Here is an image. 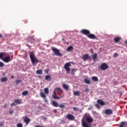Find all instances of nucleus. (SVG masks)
Returning a JSON list of instances; mask_svg holds the SVG:
<instances>
[{"mask_svg":"<svg viewBox=\"0 0 127 127\" xmlns=\"http://www.w3.org/2000/svg\"><path fill=\"white\" fill-rule=\"evenodd\" d=\"M5 55V53H0V59H2V58H3V56H4Z\"/></svg>","mask_w":127,"mask_h":127,"instance_id":"7c9ffc66","label":"nucleus"},{"mask_svg":"<svg viewBox=\"0 0 127 127\" xmlns=\"http://www.w3.org/2000/svg\"><path fill=\"white\" fill-rule=\"evenodd\" d=\"M92 80L94 81V82H98V81H99V79H98V77L96 76H93L92 77Z\"/></svg>","mask_w":127,"mask_h":127,"instance_id":"393cba45","label":"nucleus"},{"mask_svg":"<svg viewBox=\"0 0 127 127\" xmlns=\"http://www.w3.org/2000/svg\"><path fill=\"white\" fill-rule=\"evenodd\" d=\"M30 58L32 64H35V63H38V60L35 57L34 53L31 52L30 53Z\"/></svg>","mask_w":127,"mask_h":127,"instance_id":"7ed1b4c3","label":"nucleus"},{"mask_svg":"<svg viewBox=\"0 0 127 127\" xmlns=\"http://www.w3.org/2000/svg\"><path fill=\"white\" fill-rule=\"evenodd\" d=\"M87 37L88 38H90V39H96L98 40V37L95 35V34H90L89 33L88 35H87Z\"/></svg>","mask_w":127,"mask_h":127,"instance_id":"9b49d317","label":"nucleus"},{"mask_svg":"<svg viewBox=\"0 0 127 127\" xmlns=\"http://www.w3.org/2000/svg\"><path fill=\"white\" fill-rule=\"evenodd\" d=\"M27 46H28V47H29V45H27Z\"/></svg>","mask_w":127,"mask_h":127,"instance_id":"5fc2aeb1","label":"nucleus"},{"mask_svg":"<svg viewBox=\"0 0 127 127\" xmlns=\"http://www.w3.org/2000/svg\"><path fill=\"white\" fill-rule=\"evenodd\" d=\"M52 105L54 107H55L56 108H57V107H58V106H59V105L58 104V102H57L56 101H52Z\"/></svg>","mask_w":127,"mask_h":127,"instance_id":"aec40b11","label":"nucleus"},{"mask_svg":"<svg viewBox=\"0 0 127 127\" xmlns=\"http://www.w3.org/2000/svg\"><path fill=\"white\" fill-rule=\"evenodd\" d=\"M80 33H82V34H84V35H86V36L88 37V35H89L90 33V31H89V30L82 29L80 31Z\"/></svg>","mask_w":127,"mask_h":127,"instance_id":"1a4fd4ad","label":"nucleus"},{"mask_svg":"<svg viewBox=\"0 0 127 127\" xmlns=\"http://www.w3.org/2000/svg\"><path fill=\"white\" fill-rule=\"evenodd\" d=\"M90 52H91V53H94V51H93L92 49H91V50H90Z\"/></svg>","mask_w":127,"mask_h":127,"instance_id":"49530a36","label":"nucleus"},{"mask_svg":"<svg viewBox=\"0 0 127 127\" xmlns=\"http://www.w3.org/2000/svg\"><path fill=\"white\" fill-rule=\"evenodd\" d=\"M44 91L47 95L49 94V89L48 88H44Z\"/></svg>","mask_w":127,"mask_h":127,"instance_id":"cd10ccee","label":"nucleus"},{"mask_svg":"<svg viewBox=\"0 0 127 127\" xmlns=\"http://www.w3.org/2000/svg\"><path fill=\"white\" fill-rule=\"evenodd\" d=\"M2 126H3V123L0 122V127H2Z\"/></svg>","mask_w":127,"mask_h":127,"instance_id":"a19ab883","label":"nucleus"},{"mask_svg":"<svg viewBox=\"0 0 127 127\" xmlns=\"http://www.w3.org/2000/svg\"><path fill=\"white\" fill-rule=\"evenodd\" d=\"M71 64L70 63V62L66 63L64 65V68L65 70H66V73L67 74L70 73V68L69 67H71Z\"/></svg>","mask_w":127,"mask_h":127,"instance_id":"20e7f679","label":"nucleus"},{"mask_svg":"<svg viewBox=\"0 0 127 127\" xmlns=\"http://www.w3.org/2000/svg\"><path fill=\"white\" fill-rule=\"evenodd\" d=\"M40 97L43 99H46V95L44 92H40Z\"/></svg>","mask_w":127,"mask_h":127,"instance_id":"5701e85b","label":"nucleus"},{"mask_svg":"<svg viewBox=\"0 0 127 127\" xmlns=\"http://www.w3.org/2000/svg\"><path fill=\"white\" fill-rule=\"evenodd\" d=\"M118 56H119V54H118V53H115L114 54V57H118Z\"/></svg>","mask_w":127,"mask_h":127,"instance_id":"4c0bfd02","label":"nucleus"},{"mask_svg":"<svg viewBox=\"0 0 127 127\" xmlns=\"http://www.w3.org/2000/svg\"><path fill=\"white\" fill-rule=\"evenodd\" d=\"M65 118L67 119V120H68L69 121H74L75 120V116L70 114H67L65 116Z\"/></svg>","mask_w":127,"mask_h":127,"instance_id":"0eeeda50","label":"nucleus"},{"mask_svg":"<svg viewBox=\"0 0 127 127\" xmlns=\"http://www.w3.org/2000/svg\"><path fill=\"white\" fill-rule=\"evenodd\" d=\"M28 40H30L31 42H34V41H35L34 36H31L28 38Z\"/></svg>","mask_w":127,"mask_h":127,"instance_id":"b1692460","label":"nucleus"},{"mask_svg":"<svg viewBox=\"0 0 127 127\" xmlns=\"http://www.w3.org/2000/svg\"><path fill=\"white\" fill-rule=\"evenodd\" d=\"M95 107H96V108H100V105H99V104H95Z\"/></svg>","mask_w":127,"mask_h":127,"instance_id":"79ce46f5","label":"nucleus"},{"mask_svg":"<svg viewBox=\"0 0 127 127\" xmlns=\"http://www.w3.org/2000/svg\"><path fill=\"white\" fill-rule=\"evenodd\" d=\"M94 122V119L91 116L88 114H85L84 118L81 120L82 126L83 127H91L92 123Z\"/></svg>","mask_w":127,"mask_h":127,"instance_id":"f257e3e1","label":"nucleus"},{"mask_svg":"<svg viewBox=\"0 0 127 127\" xmlns=\"http://www.w3.org/2000/svg\"><path fill=\"white\" fill-rule=\"evenodd\" d=\"M121 39H122V38H121L119 37H116L114 38V42H115V43H118V42H120V40H121Z\"/></svg>","mask_w":127,"mask_h":127,"instance_id":"f3484780","label":"nucleus"},{"mask_svg":"<svg viewBox=\"0 0 127 127\" xmlns=\"http://www.w3.org/2000/svg\"><path fill=\"white\" fill-rule=\"evenodd\" d=\"M84 83H85V84H88V85H90V84H91V81L87 78H85L84 80Z\"/></svg>","mask_w":127,"mask_h":127,"instance_id":"4be33fe9","label":"nucleus"},{"mask_svg":"<svg viewBox=\"0 0 127 127\" xmlns=\"http://www.w3.org/2000/svg\"><path fill=\"white\" fill-rule=\"evenodd\" d=\"M64 97V92L60 88H56L54 92L53 95V98L55 100H59L60 98H63Z\"/></svg>","mask_w":127,"mask_h":127,"instance_id":"f03ea898","label":"nucleus"},{"mask_svg":"<svg viewBox=\"0 0 127 127\" xmlns=\"http://www.w3.org/2000/svg\"><path fill=\"white\" fill-rule=\"evenodd\" d=\"M73 95H74V96H80V92L79 91H75L73 93Z\"/></svg>","mask_w":127,"mask_h":127,"instance_id":"c85d7f7f","label":"nucleus"},{"mask_svg":"<svg viewBox=\"0 0 127 127\" xmlns=\"http://www.w3.org/2000/svg\"><path fill=\"white\" fill-rule=\"evenodd\" d=\"M72 109L73 111H75V112H76V111H78V108H77L76 107H73Z\"/></svg>","mask_w":127,"mask_h":127,"instance_id":"e433bc0d","label":"nucleus"},{"mask_svg":"<svg viewBox=\"0 0 127 127\" xmlns=\"http://www.w3.org/2000/svg\"><path fill=\"white\" fill-rule=\"evenodd\" d=\"M59 107L61 108V109H64L65 108V106H64V104H60Z\"/></svg>","mask_w":127,"mask_h":127,"instance_id":"473e14b6","label":"nucleus"},{"mask_svg":"<svg viewBox=\"0 0 127 127\" xmlns=\"http://www.w3.org/2000/svg\"><path fill=\"white\" fill-rule=\"evenodd\" d=\"M47 119V118H46V117L44 118V120H46Z\"/></svg>","mask_w":127,"mask_h":127,"instance_id":"864d4df0","label":"nucleus"},{"mask_svg":"<svg viewBox=\"0 0 127 127\" xmlns=\"http://www.w3.org/2000/svg\"><path fill=\"white\" fill-rule=\"evenodd\" d=\"M45 102L46 103H47L48 101H47V100H45Z\"/></svg>","mask_w":127,"mask_h":127,"instance_id":"603ef678","label":"nucleus"},{"mask_svg":"<svg viewBox=\"0 0 127 127\" xmlns=\"http://www.w3.org/2000/svg\"><path fill=\"white\" fill-rule=\"evenodd\" d=\"M23 96H27L28 95V91L25 90L22 93Z\"/></svg>","mask_w":127,"mask_h":127,"instance_id":"a878e982","label":"nucleus"},{"mask_svg":"<svg viewBox=\"0 0 127 127\" xmlns=\"http://www.w3.org/2000/svg\"><path fill=\"white\" fill-rule=\"evenodd\" d=\"M9 114H10V115H12V114H13V111H10L9 112Z\"/></svg>","mask_w":127,"mask_h":127,"instance_id":"37998d69","label":"nucleus"},{"mask_svg":"<svg viewBox=\"0 0 127 127\" xmlns=\"http://www.w3.org/2000/svg\"><path fill=\"white\" fill-rule=\"evenodd\" d=\"M24 122L25 123L26 125H28V124L30 123V119L27 117H25L24 120Z\"/></svg>","mask_w":127,"mask_h":127,"instance_id":"4468645a","label":"nucleus"},{"mask_svg":"<svg viewBox=\"0 0 127 127\" xmlns=\"http://www.w3.org/2000/svg\"><path fill=\"white\" fill-rule=\"evenodd\" d=\"M45 79L46 81H48V80H51V76L50 75H47L45 76Z\"/></svg>","mask_w":127,"mask_h":127,"instance_id":"bb28decb","label":"nucleus"},{"mask_svg":"<svg viewBox=\"0 0 127 127\" xmlns=\"http://www.w3.org/2000/svg\"><path fill=\"white\" fill-rule=\"evenodd\" d=\"M4 64L3 63L0 61V67H3Z\"/></svg>","mask_w":127,"mask_h":127,"instance_id":"c9c22d12","label":"nucleus"},{"mask_svg":"<svg viewBox=\"0 0 127 127\" xmlns=\"http://www.w3.org/2000/svg\"><path fill=\"white\" fill-rule=\"evenodd\" d=\"M17 127H23V126L22 125V124L21 123H18L16 125Z\"/></svg>","mask_w":127,"mask_h":127,"instance_id":"f704fd0d","label":"nucleus"},{"mask_svg":"<svg viewBox=\"0 0 127 127\" xmlns=\"http://www.w3.org/2000/svg\"><path fill=\"white\" fill-rule=\"evenodd\" d=\"M6 107H7V104H5L4 105V108H6Z\"/></svg>","mask_w":127,"mask_h":127,"instance_id":"a18cd8bd","label":"nucleus"},{"mask_svg":"<svg viewBox=\"0 0 127 127\" xmlns=\"http://www.w3.org/2000/svg\"><path fill=\"white\" fill-rule=\"evenodd\" d=\"M45 72L46 74H48V72H49V69H45Z\"/></svg>","mask_w":127,"mask_h":127,"instance_id":"58836bf2","label":"nucleus"},{"mask_svg":"<svg viewBox=\"0 0 127 127\" xmlns=\"http://www.w3.org/2000/svg\"><path fill=\"white\" fill-rule=\"evenodd\" d=\"M14 77V76L13 75H12V76H11V79H13Z\"/></svg>","mask_w":127,"mask_h":127,"instance_id":"8fccbe9b","label":"nucleus"},{"mask_svg":"<svg viewBox=\"0 0 127 127\" xmlns=\"http://www.w3.org/2000/svg\"><path fill=\"white\" fill-rule=\"evenodd\" d=\"M22 80H19V79H17L16 81H15V83L16 84L19 83H21Z\"/></svg>","mask_w":127,"mask_h":127,"instance_id":"72a5a7b5","label":"nucleus"},{"mask_svg":"<svg viewBox=\"0 0 127 127\" xmlns=\"http://www.w3.org/2000/svg\"><path fill=\"white\" fill-rule=\"evenodd\" d=\"M125 43L126 44H127V41H126L125 42Z\"/></svg>","mask_w":127,"mask_h":127,"instance_id":"3c124183","label":"nucleus"},{"mask_svg":"<svg viewBox=\"0 0 127 127\" xmlns=\"http://www.w3.org/2000/svg\"><path fill=\"white\" fill-rule=\"evenodd\" d=\"M21 99H15L14 102L11 104V107H13V106H16V105H20L21 104Z\"/></svg>","mask_w":127,"mask_h":127,"instance_id":"423d86ee","label":"nucleus"},{"mask_svg":"<svg viewBox=\"0 0 127 127\" xmlns=\"http://www.w3.org/2000/svg\"><path fill=\"white\" fill-rule=\"evenodd\" d=\"M85 91L87 93L89 92V88H86L85 90Z\"/></svg>","mask_w":127,"mask_h":127,"instance_id":"ea45409f","label":"nucleus"},{"mask_svg":"<svg viewBox=\"0 0 127 127\" xmlns=\"http://www.w3.org/2000/svg\"><path fill=\"white\" fill-rule=\"evenodd\" d=\"M63 87L64 90H66V91H69V85L64 84H63Z\"/></svg>","mask_w":127,"mask_h":127,"instance_id":"dca6fc26","label":"nucleus"},{"mask_svg":"<svg viewBox=\"0 0 127 127\" xmlns=\"http://www.w3.org/2000/svg\"><path fill=\"white\" fill-rule=\"evenodd\" d=\"M74 50V48H73V46H69L67 49H66V51H67V52H69L70 51H72V50Z\"/></svg>","mask_w":127,"mask_h":127,"instance_id":"6ab92c4d","label":"nucleus"},{"mask_svg":"<svg viewBox=\"0 0 127 127\" xmlns=\"http://www.w3.org/2000/svg\"><path fill=\"white\" fill-rule=\"evenodd\" d=\"M7 81V77H2L1 78V82H6Z\"/></svg>","mask_w":127,"mask_h":127,"instance_id":"c756f323","label":"nucleus"},{"mask_svg":"<svg viewBox=\"0 0 127 127\" xmlns=\"http://www.w3.org/2000/svg\"><path fill=\"white\" fill-rule=\"evenodd\" d=\"M125 125H126V122H122L121 123H120L119 127H125Z\"/></svg>","mask_w":127,"mask_h":127,"instance_id":"2f4dec72","label":"nucleus"},{"mask_svg":"<svg viewBox=\"0 0 127 127\" xmlns=\"http://www.w3.org/2000/svg\"><path fill=\"white\" fill-rule=\"evenodd\" d=\"M90 58L91 57H90V56L88 54H85L82 56V60L84 62L87 61L88 59H90Z\"/></svg>","mask_w":127,"mask_h":127,"instance_id":"9d476101","label":"nucleus"},{"mask_svg":"<svg viewBox=\"0 0 127 127\" xmlns=\"http://www.w3.org/2000/svg\"><path fill=\"white\" fill-rule=\"evenodd\" d=\"M71 75H75V72L71 71Z\"/></svg>","mask_w":127,"mask_h":127,"instance_id":"de8ad7c7","label":"nucleus"},{"mask_svg":"<svg viewBox=\"0 0 127 127\" xmlns=\"http://www.w3.org/2000/svg\"><path fill=\"white\" fill-rule=\"evenodd\" d=\"M98 104H99V105H101V106H105L106 105V103H105V102H104L103 100L101 99H98L97 101Z\"/></svg>","mask_w":127,"mask_h":127,"instance_id":"2eb2a0df","label":"nucleus"},{"mask_svg":"<svg viewBox=\"0 0 127 127\" xmlns=\"http://www.w3.org/2000/svg\"><path fill=\"white\" fill-rule=\"evenodd\" d=\"M109 68V66L106 63H103L100 66L101 70L104 71V70H107Z\"/></svg>","mask_w":127,"mask_h":127,"instance_id":"6e6552de","label":"nucleus"},{"mask_svg":"<svg viewBox=\"0 0 127 127\" xmlns=\"http://www.w3.org/2000/svg\"><path fill=\"white\" fill-rule=\"evenodd\" d=\"M52 50L53 52H54L55 55H56V56H62L61 53H60V51H59V50L57 49L56 48L52 47Z\"/></svg>","mask_w":127,"mask_h":127,"instance_id":"39448f33","label":"nucleus"},{"mask_svg":"<svg viewBox=\"0 0 127 127\" xmlns=\"http://www.w3.org/2000/svg\"><path fill=\"white\" fill-rule=\"evenodd\" d=\"M43 72V70H42V69H38L36 71V74H38V75H42Z\"/></svg>","mask_w":127,"mask_h":127,"instance_id":"a211bd4d","label":"nucleus"},{"mask_svg":"<svg viewBox=\"0 0 127 127\" xmlns=\"http://www.w3.org/2000/svg\"><path fill=\"white\" fill-rule=\"evenodd\" d=\"M104 113L105 114V115H113V110L111 109H106Z\"/></svg>","mask_w":127,"mask_h":127,"instance_id":"f8f14e48","label":"nucleus"},{"mask_svg":"<svg viewBox=\"0 0 127 127\" xmlns=\"http://www.w3.org/2000/svg\"><path fill=\"white\" fill-rule=\"evenodd\" d=\"M3 61L5 63H8L10 61V57L7 56L2 59Z\"/></svg>","mask_w":127,"mask_h":127,"instance_id":"ddd939ff","label":"nucleus"},{"mask_svg":"<svg viewBox=\"0 0 127 127\" xmlns=\"http://www.w3.org/2000/svg\"><path fill=\"white\" fill-rule=\"evenodd\" d=\"M92 58L93 60H96L97 58H98V55L97 54H94L93 55H92Z\"/></svg>","mask_w":127,"mask_h":127,"instance_id":"412c9836","label":"nucleus"},{"mask_svg":"<svg viewBox=\"0 0 127 127\" xmlns=\"http://www.w3.org/2000/svg\"><path fill=\"white\" fill-rule=\"evenodd\" d=\"M1 37H2V35H1V34H0V38H1Z\"/></svg>","mask_w":127,"mask_h":127,"instance_id":"09e8293b","label":"nucleus"},{"mask_svg":"<svg viewBox=\"0 0 127 127\" xmlns=\"http://www.w3.org/2000/svg\"><path fill=\"white\" fill-rule=\"evenodd\" d=\"M71 72H75V69L74 68H72L71 69Z\"/></svg>","mask_w":127,"mask_h":127,"instance_id":"c03bdc74","label":"nucleus"}]
</instances>
